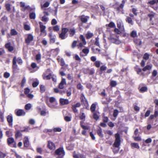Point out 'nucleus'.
I'll list each match as a JSON object with an SVG mask.
<instances>
[{"mask_svg": "<svg viewBox=\"0 0 158 158\" xmlns=\"http://www.w3.org/2000/svg\"><path fill=\"white\" fill-rule=\"evenodd\" d=\"M16 61L20 65H21L23 63V61L20 57H18L17 59L16 56H14L12 60V68L13 71H15L18 69V66Z\"/></svg>", "mask_w": 158, "mask_h": 158, "instance_id": "obj_1", "label": "nucleus"}, {"mask_svg": "<svg viewBox=\"0 0 158 158\" xmlns=\"http://www.w3.org/2000/svg\"><path fill=\"white\" fill-rule=\"evenodd\" d=\"M125 1L124 0L122 1V3L120 5L116 3L114 5V9L118 12V13L121 12V14H123V7L124 6Z\"/></svg>", "mask_w": 158, "mask_h": 158, "instance_id": "obj_2", "label": "nucleus"}, {"mask_svg": "<svg viewBox=\"0 0 158 158\" xmlns=\"http://www.w3.org/2000/svg\"><path fill=\"white\" fill-rule=\"evenodd\" d=\"M20 6L21 7V10L23 12H25L26 10H27L29 11H34L35 9V7H31L29 5L25 6V3L23 2H20Z\"/></svg>", "mask_w": 158, "mask_h": 158, "instance_id": "obj_3", "label": "nucleus"}, {"mask_svg": "<svg viewBox=\"0 0 158 158\" xmlns=\"http://www.w3.org/2000/svg\"><path fill=\"white\" fill-rule=\"evenodd\" d=\"M55 153L58 156L57 158H63L65 153L63 147H60L55 152Z\"/></svg>", "mask_w": 158, "mask_h": 158, "instance_id": "obj_4", "label": "nucleus"}, {"mask_svg": "<svg viewBox=\"0 0 158 158\" xmlns=\"http://www.w3.org/2000/svg\"><path fill=\"white\" fill-rule=\"evenodd\" d=\"M114 137L115 140L113 144V146L115 148H118L120 145L121 142L120 135L119 134L117 133L115 134Z\"/></svg>", "mask_w": 158, "mask_h": 158, "instance_id": "obj_5", "label": "nucleus"}, {"mask_svg": "<svg viewBox=\"0 0 158 158\" xmlns=\"http://www.w3.org/2000/svg\"><path fill=\"white\" fill-rule=\"evenodd\" d=\"M7 143L8 145L11 148H16L17 147L16 143L13 137H10L7 138Z\"/></svg>", "mask_w": 158, "mask_h": 158, "instance_id": "obj_6", "label": "nucleus"}, {"mask_svg": "<svg viewBox=\"0 0 158 158\" xmlns=\"http://www.w3.org/2000/svg\"><path fill=\"white\" fill-rule=\"evenodd\" d=\"M69 31V29L67 28H61V32L59 34V37L61 40L65 39L67 36L66 34Z\"/></svg>", "mask_w": 158, "mask_h": 158, "instance_id": "obj_7", "label": "nucleus"}, {"mask_svg": "<svg viewBox=\"0 0 158 158\" xmlns=\"http://www.w3.org/2000/svg\"><path fill=\"white\" fill-rule=\"evenodd\" d=\"M79 18L82 23H86L90 18L89 16H85L83 15L79 16Z\"/></svg>", "mask_w": 158, "mask_h": 158, "instance_id": "obj_8", "label": "nucleus"}, {"mask_svg": "<svg viewBox=\"0 0 158 158\" xmlns=\"http://www.w3.org/2000/svg\"><path fill=\"white\" fill-rule=\"evenodd\" d=\"M33 36L31 34H27V38L25 39V42L27 44H29L33 40Z\"/></svg>", "mask_w": 158, "mask_h": 158, "instance_id": "obj_9", "label": "nucleus"}, {"mask_svg": "<svg viewBox=\"0 0 158 158\" xmlns=\"http://www.w3.org/2000/svg\"><path fill=\"white\" fill-rule=\"evenodd\" d=\"M7 120L9 126L12 127L13 126V117L11 114L8 115L6 118Z\"/></svg>", "mask_w": 158, "mask_h": 158, "instance_id": "obj_10", "label": "nucleus"}, {"mask_svg": "<svg viewBox=\"0 0 158 158\" xmlns=\"http://www.w3.org/2000/svg\"><path fill=\"white\" fill-rule=\"evenodd\" d=\"M47 148L50 150H54L56 148V146L54 143L51 141H48Z\"/></svg>", "mask_w": 158, "mask_h": 158, "instance_id": "obj_11", "label": "nucleus"}, {"mask_svg": "<svg viewBox=\"0 0 158 158\" xmlns=\"http://www.w3.org/2000/svg\"><path fill=\"white\" fill-rule=\"evenodd\" d=\"M15 114L18 116H24L26 114V112L23 109L15 110Z\"/></svg>", "mask_w": 158, "mask_h": 158, "instance_id": "obj_12", "label": "nucleus"}, {"mask_svg": "<svg viewBox=\"0 0 158 158\" xmlns=\"http://www.w3.org/2000/svg\"><path fill=\"white\" fill-rule=\"evenodd\" d=\"M109 120L107 116H103L102 117V121L103 122L100 123V125L102 127H105L106 126V123H107Z\"/></svg>", "mask_w": 158, "mask_h": 158, "instance_id": "obj_13", "label": "nucleus"}, {"mask_svg": "<svg viewBox=\"0 0 158 158\" xmlns=\"http://www.w3.org/2000/svg\"><path fill=\"white\" fill-rule=\"evenodd\" d=\"M66 83L65 79V78H62L61 82L59 84L58 88L60 89H64V85H66Z\"/></svg>", "mask_w": 158, "mask_h": 158, "instance_id": "obj_14", "label": "nucleus"}, {"mask_svg": "<svg viewBox=\"0 0 158 158\" xmlns=\"http://www.w3.org/2000/svg\"><path fill=\"white\" fill-rule=\"evenodd\" d=\"M39 24L40 25V32L43 33H45L44 36L46 35V33L45 29H46V26L43 25V23L41 22H39Z\"/></svg>", "mask_w": 158, "mask_h": 158, "instance_id": "obj_15", "label": "nucleus"}, {"mask_svg": "<svg viewBox=\"0 0 158 158\" xmlns=\"http://www.w3.org/2000/svg\"><path fill=\"white\" fill-rule=\"evenodd\" d=\"M59 102L60 105H64L68 104L69 102L68 99L60 98L59 100Z\"/></svg>", "mask_w": 158, "mask_h": 158, "instance_id": "obj_16", "label": "nucleus"}, {"mask_svg": "<svg viewBox=\"0 0 158 158\" xmlns=\"http://www.w3.org/2000/svg\"><path fill=\"white\" fill-rule=\"evenodd\" d=\"M81 106V104L80 102H77L76 104L72 105V109L73 112L76 113L77 112V110L76 109L77 107H79Z\"/></svg>", "mask_w": 158, "mask_h": 158, "instance_id": "obj_17", "label": "nucleus"}, {"mask_svg": "<svg viewBox=\"0 0 158 158\" xmlns=\"http://www.w3.org/2000/svg\"><path fill=\"white\" fill-rule=\"evenodd\" d=\"M5 48L8 50L9 52H12L14 50V47L11 45L10 43L6 44L5 45Z\"/></svg>", "mask_w": 158, "mask_h": 158, "instance_id": "obj_18", "label": "nucleus"}, {"mask_svg": "<svg viewBox=\"0 0 158 158\" xmlns=\"http://www.w3.org/2000/svg\"><path fill=\"white\" fill-rule=\"evenodd\" d=\"M80 99L81 102L82 104H83L85 105L86 104H88V102L87 100L85 98V97L84 94H81L80 98Z\"/></svg>", "mask_w": 158, "mask_h": 158, "instance_id": "obj_19", "label": "nucleus"}, {"mask_svg": "<svg viewBox=\"0 0 158 158\" xmlns=\"http://www.w3.org/2000/svg\"><path fill=\"white\" fill-rule=\"evenodd\" d=\"M23 143L24 146L25 148H27L29 146V142L28 137L27 136H25L23 139Z\"/></svg>", "mask_w": 158, "mask_h": 158, "instance_id": "obj_20", "label": "nucleus"}, {"mask_svg": "<svg viewBox=\"0 0 158 158\" xmlns=\"http://www.w3.org/2000/svg\"><path fill=\"white\" fill-rule=\"evenodd\" d=\"M60 65L62 66L61 69L64 70L66 69L68 67V65L65 64L64 60L62 58L60 60Z\"/></svg>", "mask_w": 158, "mask_h": 158, "instance_id": "obj_21", "label": "nucleus"}, {"mask_svg": "<svg viewBox=\"0 0 158 158\" xmlns=\"http://www.w3.org/2000/svg\"><path fill=\"white\" fill-rule=\"evenodd\" d=\"M49 37L50 43V44H53L55 42V36H53L52 33H49L48 35Z\"/></svg>", "mask_w": 158, "mask_h": 158, "instance_id": "obj_22", "label": "nucleus"}, {"mask_svg": "<svg viewBox=\"0 0 158 158\" xmlns=\"http://www.w3.org/2000/svg\"><path fill=\"white\" fill-rule=\"evenodd\" d=\"M29 18L31 19H35L36 18V14L35 10L29 11Z\"/></svg>", "mask_w": 158, "mask_h": 158, "instance_id": "obj_23", "label": "nucleus"}, {"mask_svg": "<svg viewBox=\"0 0 158 158\" xmlns=\"http://www.w3.org/2000/svg\"><path fill=\"white\" fill-rule=\"evenodd\" d=\"M151 113V111L150 110H147L146 112L144 115H143V113H142L141 114V119H143L144 118H146L147 117H148Z\"/></svg>", "mask_w": 158, "mask_h": 158, "instance_id": "obj_24", "label": "nucleus"}, {"mask_svg": "<svg viewBox=\"0 0 158 158\" xmlns=\"http://www.w3.org/2000/svg\"><path fill=\"white\" fill-rule=\"evenodd\" d=\"M110 40L112 43L116 44H119L121 43V42L120 41L116 38L111 37L110 38Z\"/></svg>", "mask_w": 158, "mask_h": 158, "instance_id": "obj_25", "label": "nucleus"}, {"mask_svg": "<svg viewBox=\"0 0 158 158\" xmlns=\"http://www.w3.org/2000/svg\"><path fill=\"white\" fill-rule=\"evenodd\" d=\"M73 157L74 158H85V157L84 155L81 154H74Z\"/></svg>", "mask_w": 158, "mask_h": 158, "instance_id": "obj_26", "label": "nucleus"}, {"mask_svg": "<svg viewBox=\"0 0 158 158\" xmlns=\"http://www.w3.org/2000/svg\"><path fill=\"white\" fill-rule=\"evenodd\" d=\"M97 133L98 135L101 137L102 138L103 137V132L102 128L99 127L97 130Z\"/></svg>", "mask_w": 158, "mask_h": 158, "instance_id": "obj_27", "label": "nucleus"}, {"mask_svg": "<svg viewBox=\"0 0 158 158\" xmlns=\"http://www.w3.org/2000/svg\"><path fill=\"white\" fill-rule=\"evenodd\" d=\"M21 131L18 130L17 131L15 135V136L16 139H17L19 137L22 136V134L21 133Z\"/></svg>", "mask_w": 158, "mask_h": 158, "instance_id": "obj_28", "label": "nucleus"}, {"mask_svg": "<svg viewBox=\"0 0 158 158\" xmlns=\"http://www.w3.org/2000/svg\"><path fill=\"white\" fill-rule=\"evenodd\" d=\"M134 42L137 45L140 46L142 44V42L139 39H135L134 40Z\"/></svg>", "mask_w": 158, "mask_h": 158, "instance_id": "obj_29", "label": "nucleus"}, {"mask_svg": "<svg viewBox=\"0 0 158 158\" xmlns=\"http://www.w3.org/2000/svg\"><path fill=\"white\" fill-rule=\"evenodd\" d=\"M70 36L72 37L73 36L75 33L76 31L74 28H72L70 29L69 31Z\"/></svg>", "mask_w": 158, "mask_h": 158, "instance_id": "obj_30", "label": "nucleus"}, {"mask_svg": "<svg viewBox=\"0 0 158 158\" xmlns=\"http://www.w3.org/2000/svg\"><path fill=\"white\" fill-rule=\"evenodd\" d=\"M52 76V75L51 73H50L47 76L43 74V78L44 80H50Z\"/></svg>", "mask_w": 158, "mask_h": 158, "instance_id": "obj_31", "label": "nucleus"}, {"mask_svg": "<svg viewBox=\"0 0 158 158\" xmlns=\"http://www.w3.org/2000/svg\"><path fill=\"white\" fill-rule=\"evenodd\" d=\"M94 36L93 33L88 32L85 35V37L87 39H89Z\"/></svg>", "mask_w": 158, "mask_h": 158, "instance_id": "obj_32", "label": "nucleus"}, {"mask_svg": "<svg viewBox=\"0 0 158 158\" xmlns=\"http://www.w3.org/2000/svg\"><path fill=\"white\" fill-rule=\"evenodd\" d=\"M86 116L85 114L84 113H82L81 114H80L79 118L80 119L83 120L85 121V119Z\"/></svg>", "mask_w": 158, "mask_h": 158, "instance_id": "obj_33", "label": "nucleus"}, {"mask_svg": "<svg viewBox=\"0 0 158 158\" xmlns=\"http://www.w3.org/2000/svg\"><path fill=\"white\" fill-rule=\"evenodd\" d=\"M126 21L127 22L131 24V25H133V24L132 19L130 17H127L126 19Z\"/></svg>", "mask_w": 158, "mask_h": 158, "instance_id": "obj_34", "label": "nucleus"}, {"mask_svg": "<svg viewBox=\"0 0 158 158\" xmlns=\"http://www.w3.org/2000/svg\"><path fill=\"white\" fill-rule=\"evenodd\" d=\"M96 108V105L94 103H93L91 105L90 108V110L92 112V113H93L94 112H95V109Z\"/></svg>", "mask_w": 158, "mask_h": 158, "instance_id": "obj_35", "label": "nucleus"}, {"mask_svg": "<svg viewBox=\"0 0 158 158\" xmlns=\"http://www.w3.org/2000/svg\"><path fill=\"white\" fill-rule=\"evenodd\" d=\"M10 34L11 35H15L18 34V32L15 29H11L10 30Z\"/></svg>", "mask_w": 158, "mask_h": 158, "instance_id": "obj_36", "label": "nucleus"}, {"mask_svg": "<svg viewBox=\"0 0 158 158\" xmlns=\"http://www.w3.org/2000/svg\"><path fill=\"white\" fill-rule=\"evenodd\" d=\"M117 85L116 81L114 80H111L110 82V85L111 87H115Z\"/></svg>", "mask_w": 158, "mask_h": 158, "instance_id": "obj_37", "label": "nucleus"}, {"mask_svg": "<svg viewBox=\"0 0 158 158\" xmlns=\"http://www.w3.org/2000/svg\"><path fill=\"white\" fill-rule=\"evenodd\" d=\"M152 67L150 65H147L142 69V70L145 71L147 70H150L151 69Z\"/></svg>", "mask_w": 158, "mask_h": 158, "instance_id": "obj_38", "label": "nucleus"}, {"mask_svg": "<svg viewBox=\"0 0 158 158\" xmlns=\"http://www.w3.org/2000/svg\"><path fill=\"white\" fill-rule=\"evenodd\" d=\"M106 26L110 28H114L115 27V25L113 22H110L109 24H106Z\"/></svg>", "mask_w": 158, "mask_h": 158, "instance_id": "obj_39", "label": "nucleus"}, {"mask_svg": "<svg viewBox=\"0 0 158 158\" xmlns=\"http://www.w3.org/2000/svg\"><path fill=\"white\" fill-rule=\"evenodd\" d=\"M131 146L132 147L135 148L137 149L139 148L138 144L137 143H132L131 144Z\"/></svg>", "mask_w": 158, "mask_h": 158, "instance_id": "obj_40", "label": "nucleus"}, {"mask_svg": "<svg viewBox=\"0 0 158 158\" xmlns=\"http://www.w3.org/2000/svg\"><path fill=\"white\" fill-rule=\"evenodd\" d=\"M93 113V117L96 120H98L99 118V116L96 112H94Z\"/></svg>", "mask_w": 158, "mask_h": 158, "instance_id": "obj_41", "label": "nucleus"}, {"mask_svg": "<svg viewBox=\"0 0 158 158\" xmlns=\"http://www.w3.org/2000/svg\"><path fill=\"white\" fill-rule=\"evenodd\" d=\"M41 20L43 22H47L48 21L49 19L47 16H43L42 17Z\"/></svg>", "mask_w": 158, "mask_h": 158, "instance_id": "obj_42", "label": "nucleus"}, {"mask_svg": "<svg viewBox=\"0 0 158 158\" xmlns=\"http://www.w3.org/2000/svg\"><path fill=\"white\" fill-rule=\"evenodd\" d=\"M80 39L82 41V42L84 44V45L86 44V43L85 39L83 35H81L80 37Z\"/></svg>", "mask_w": 158, "mask_h": 158, "instance_id": "obj_43", "label": "nucleus"}, {"mask_svg": "<svg viewBox=\"0 0 158 158\" xmlns=\"http://www.w3.org/2000/svg\"><path fill=\"white\" fill-rule=\"evenodd\" d=\"M40 92L41 93L44 92L45 91V88L44 85H40Z\"/></svg>", "mask_w": 158, "mask_h": 158, "instance_id": "obj_44", "label": "nucleus"}, {"mask_svg": "<svg viewBox=\"0 0 158 158\" xmlns=\"http://www.w3.org/2000/svg\"><path fill=\"white\" fill-rule=\"evenodd\" d=\"M77 41L74 40L72 43L71 45V48L73 49L76 46H77Z\"/></svg>", "mask_w": 158, "mask_h": 158, "instance_id": "obj_45", "label": "nucleus"}, {"mask_svg": "<svg viewBox=\"0 0 158 158\" xmlns=\"http://www.w3.org/2000/svg\"><path fill=\"white\" fill-rule=\"evenodd\" d=\"M119 112L118 110L117 109H115L114 110L113 113V116L114 117L116 118Z\"/></svg>", "mask_w": 158, "mask_h": 158, "instance_id": "obj_46", "label": "nucleus"}, {"mask_svg": "<svg viewBox=\"0 0 158 158\" xmlns=\"http://www.w3.org/2000/svg\"><path fill=\"white\" fill-rule=\"evenodd\" d=\"M82 52L85 54V56H87L89 52V49L88 48H85L83 49L82 50Z\"/></svg>", "mask_w": 158, "mask_h": 158, "instance_id": "obj_47", "label": "nucleus"}, {"mask_svg": "<svg viewBox=\"0 0 158 158\" xmlns=\"http://www.w3.org/2000/svg\"><path fill=\"white\" fill-rule=\"evenodd\" d=\"M148 90L147 87L146 86L142 87L140 89V92H143L147 91Z\"/></svg>", "mask_w": 158, "mask_h": 158, "instance_id": "obj_48", "label": "nucleus"}, {"mask_svg": "<svg viewBox=\"0 0 158 158\" xmlns=\"http://www.w3.org/2000/svg\"><path fill=\"white\" fill-rule=\"evenodd\" d=\"M11 5L9 3H7L5 5V7L6 9L8 11H10L11 10Z\"/></svg>", "mask_w": 158, "mask_h": 158, "instance_id": "obj_49", "label": "nucleus"}, {"mask_svg": "<svg viewBox=\"0 0 158 158\" xmlns=\"http://www.w3.org/2000/svg\"><path fill=\"white\" fill-rule=\"evenodd\" d=\"M135 71L138 74H139L142 71V70L140 68H138L137 66H136L135 68Z\"/></svg>", "mask_w": 158, "mask_h": 158, "instance_id": "obj_50", "label": "nucleus"}, {"mask_svg": "<svg viewBox=\"0 0 158 158\" xmlns=\"http://www.w3.org/2000/svg\"><path fill=\"white\" fill-rule=\"evenodd\" d=\"M24 129L21 130V132H28L30 130V128L29 127H24Z\"/></svg>", "mask_w": 158, "mask_h": 158, "instance_id": "obj_51", "label": "nucleus"}, {"mask_svg": "<svg viewBox=\"0 0 158 158\" xmlns=\"http://www.w3.org/2000/svg\"><path fill=\"white\" fill-rule=\"evenodd\" d=\"M131 36L133 38H135L137 36V33L135 31H133L130 34Z\"/></svg>", "mask_w": 158, "mask_h": 158, "instance_id": "obj_52", "label": "nucleus"}, {"mask_svg": "<svg viewBox=\"0 0 158 158\" xmlns=\"http://www.w3.org/2000/svg\"><path fill=\"white\" fill-rule=\"evenodd\" d=\"M67 95L69 97L71 95V88L69 87L66 91Z\"/></svg>", "mask_w": 158, "mask_h": 158, "instance_id": "obj_53", "label": "nucleus"}, {"mask_svg": "<svg viewBox=\"0 0 158 158\" xmlns=\"http://www.w3.org/2000/svg\"><path fill=\"white\" fill-rule=\"evenodd\" d=\"M31 107V105L30 103L26 104L25 106V109L27 110H29Z\"/></svg>", "mask_w": 158, "mask_h": 158, "instance_id": "obj_54", "label": "nucleus"}, {"mask_svg": "<svg viewBox=\"0 0 158 158\" xmlns=\"http://www.w3.org/2000/svg\"><path fill=\"white\" fill-rule=\"evenodd\" d=\"M94 65L97 68H99L100 66V62L99 61H96L94 63Z\"/></svg>", "mask_w": 158, "mask_h": 158, "instance_id": "obj_55", "label": "nucleus"}, {"mask_svg": "<svg viewBox=\"0 0 158 158\" xmlns=\"http://www.w3.org/2000/svg\"><path fill=\"white\" fill-rule=\"evenodd\" d=\"M53 30L55 31H57L60 30L59 26L57 25L55 26H54L53 27Z\"/></svg>", "mask_w": 158, "mask_h": 158, "instance_id": "obj_56", "label": "nucleus"}, {"mask_svg": "<svg viewBox=\"0 0 158 158\" xmlns=\"http://www.w3.org/2000/svg\"><path fill=\"white\" fill-rule=\"evenodd\" d=\"M149 55L148 54L146 53L144 54L143 56V59L147 60L149 58Z\"/></svg>", "mask_w": 158, "mask_h": 158, "instance_id": "obj_57", "label": "nucleus"}, {"mask_svg": "<svg viewBox=\"0 0 158 158\" xmlns=\"http://www.w3.org/2000/svg\"><path fill=\"white\" fill-rule=\"evenodd\" d=\"M24 29L26 31H29L30 29V27L28 25L25 24L24 26Z\"/></svg>", "mask_w": 158, "mask_h": 158, "instance_id": "obj_58", "label": "nucleus"}, {"mask_svg": "<svg viewBox=\"0 0 158 158\" xmlns=\"http://www.w3.org/2000/svg\"><path fill=\"white\" fill-rule=\"evenodd\" d=\"M10 76V74L7 72H5L3 75V77H4L6 78H7L9 77Z\"/></svg>", "mask_w": 158, "mask_h": 158, "instance_id": "obj_59", "label": "nucleus"}, {"mask_svg": "<svg viewBox=\"0 0 158 158\" xmlns=\"http://www.w3.org/2000/svg\"><path fill=\"white\" fill-rule=\"evenodd\" d=\"M56 100L55 98L53 97H51L49 98V101L51 103H52L55 102Z\"/></svg>", "mask_w": 158, "mask_h": 158, "instance_id": "obj_60", "label": "nucleus"}, {"mask_svg": "<svg viewBox=\"0 0 158 158\" xmlns=\"http://www.w3.org/2000/svg\"><path fill=\"white\" fill-rule=\"evenodd\" d=\"M118 27L121 31H123L124 29L123 26H122L120 23L117 24Z\"/></svg>", "mask_w": 158, "mask_h": 158, "instance_id": "obj_61", "label": "nucleus"}, {"mask_svg": "<svg viewBox=\"0 0 158 158\" xmlns=\"http://www.w3.org/2000/svg\"><path fill=\"white\" fill-rule=\"evenodd\" d=\"M88 73L90 75H93L94 73V70L93 69H88Z\"/></svg>", "mask_w": 158, "mask_h": 158, "instance_id": "obj_62", "label": "nucleus"}, {"mask_svg": "<svg viewBox=\"0 0 158 158\" xmlns=\"http://www.w3.org/2000/svg\"><path fill=\"white\" fill-rule=\"evenodd\" d=\"M77 87L78 89L82 90L83 89V86L80 83L77 84Z\"/></svg>", "mask_w": 158, "mask_h": 158, "instance_id": "obj_63", "label": "nucleus"}, {"mask_svg": "<svg viewBox=\"0 0 158 158\" xmlns=\"http://www.w3.org/2000/svg\"><path fill=\"white\" fill-rule=\"evenodd\" d=\"M106 67L105 65H103L101 66L100 70L102 72L106 70Z\"/></svg>", "mask_w": 158, "mask_h": 158, "instance_id": "obj_64", "label": "nucleus"}]
</instances>
